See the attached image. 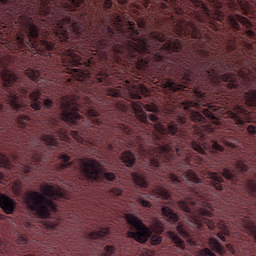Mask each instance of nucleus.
<instances>
[{
    "label": "nucleus",
    "mask_w": 256,
    "mask_h": 256,
    "mask_svg": "<svg viewBox=\"0 0 256 256\" xmlns=\"http://www.w3.org/2000/svg\"><path fill=\"white\" fill-rule=\"evenodd\" d=\"M28 121H29V116H19L18 117V123L20 125H27Z\"/></svg>",
    "instance_id": "58"
},
{
    "label": "nucleus",
    "mask_w": 256,
    "mask_h": 256,
    "mask_svg": "<svg viewBox=\"0 0 256 256\" xmlns=\"http://www.w3.org/2000/svg\"><path fill=\"white\" fill-rule=\"evenodd\" d=\"M5 97L12 109H15L16 111H23V101L19 98L17 92L7 90Z\"/></svg>",
    "instance_id": "13"
},
{
    "label": "nucleus",
    "mask_w": 256,
    "mask_h": 256,
    "mask_svg": "<svg viewBox=\"0 0 256 256\" xmlns=\"http://www.w3.org/2000/svg\"><path fill=\"white\" fill-rule=\"evenodd\" d=\"M218 228L221 229V231H224V235H229V230H227V226L223 222L218 223Z\"/></svg>",
    "instance_id": "59"
},
{
    "label": "nucleus",
    "mask_w": 256,
    "mask_h": 256,
    "mask_svg": "<svg viewBox=\"0 0 256 256\" xmlns=\"http://www.w3.org/2000/svg\"><path fill=\"white\" fill-rule=\"evenodd\" d=\"M26 77H29V79H32V81H37L39 79V71L28 69L25 71Z\"/></svg>",
    "instance_id": "39"
},
{
    "label": "nucleus",
    "mask_w": 256,
    "mask_h": 256,
    "mask_svg": "<svg viewBox=\"0 0 256 256\" xmlns=\"http://www.w3.org/2000/svg\"><path fill=\"white\" fill-rule=\"evenodd\" d=\"M246 104L250 107H256V90L245 94Z\"/></svg>",
    "instance_id": "31"
},
{
    "label": "nucleus",
    "mask_w": 256,
    "mask_h": 256,
    "mask_svg": "<svg viewBox=\"0 0 256 256\" xmlns=\"http://www.w3.org/2000/svg\"><path fill=\"white\" fill-rule=\"evenodd\" d=\"M202 67L204 69V75L208 77V79H210L212 83H219V73L217 72V70H215L213 66L207 67L204 62V65H202Z\"/></svg>",
    "instance_id": "19"
},
{
    "label": "nucleus",
    "mask_w": 256,
    "mask_h": 256,
    "mask_svg": "<svg viewBox=\"0 0 256 256\" xmlns=\"http://www.w3.org/2000/svg\"><path fill=\"white\" fill-rule=\"evenodd\" d=\"M25 204L30 211H35L41 219H47L52 211L57 209L52 200L47 199L41 192L30 191L25 195Z\"/></svg>",
    "instance_id": "3"
},
{
    "label": "nucleus",
    "mask_w": 256,
    "mask_h": 256,
    "mask_svg": "<svg viewBox=\"0 0 256 256\" xmlns=\"http://www.w3.org/2000/svg\"><path fill=\"white\" fill-rule=\"evenodd\" d=\"M104 251L105 253L102 256H112L115 254V246H106Z\"/></svg>",
    "instance_id": "47"
},
{
    "label": "nucleus",
    "mask_w": 256,
    "mask_h": 256,
    "mask_svg": "<svg viewBox=\"0 0 256 256\" xmlns=\"http://www.w3.org/2000/svg\"><path fill=\"white\" fill-rule=\"evenodd\" d=\"M2 81L4 87H13V85H15V81H17V76L11 72H4L2 74Z\"/></svg>",
    "instance_id": "23"
},
{
    "label": "nucleus",
    "mask_w": 256,
    "mask_h": 256,
    "mask_svg": "<svg viewBox=\"0 0 256 256\" xmlns=\"http://www.w3.org/2000/svg\"><path fill=\"white\" fill-rule=\"evenodd\" d=\"M96 81L98 83H102V85H111V77H109V75L105 74L104 72L98 73L96 76Z\"/></svg>",
    "instance_id": "30"
},
{
    "label": "nucleus",
    "mask_w": 256,
    "mask_h": 256,
    "mask_svg": "<svg viewBox=\"0 0 256 256\" xmlns=\"http://www.w3.org/2000/svg\"><path fill=\"white\" fill-rule=\"evenodd\" d=\"M168 237L180 249H185V241L181 239L175 232H168Z\"/></svg>",
    "instance_id": "28"
},
{
    "label": "nucleus",
    "mask_w": 256,
    "mask_h": 256,
    "mask_svg": "<svg viewBox=\"0 0 256 256\" xmlns=\"http://www.w3.org/2000/svg\"><path fill=\"white\" fill-rule=\"evenodd\" d=\"M194 223L197 225L198 229H203V225H207L210 231L215 229V222L206 218H194Z\"/></svg>",
    "instance_id": "24"
},
{
    "label": "nucleus",
    "mask_w": 256,
    "mask_h": 256,
    "mask_svg": "<svg viewBox=\"0 0 256 256\" xmlns=\"http://www.w3.org/2000/svg\"><path fill=\"white\" fill-rule=\"evenodd\" d=\"M19 23L26 27L27 39L29 42H25V38L19 35L16 38V44L18 45L19 49H23L27 47V45H35V41H37V37H39V28L31 23V18L27 16H20Z\"/></svg>",
    "instance_id": "4"
},
{
    "label": "nucleus",
    "mask_w": 256,
    "mask_h": 256,
    "mask_svg": "<svg viewBox=\"0 0 256 256\" xmlns=\"http://www.w3.org/2000/svg\"><path fill=\"white\" fill-rule=\"evenodd\" d=\"M229 25L236 29V31H241V25H244L247 28L253 27L251 21L241 15H230L228 16ZM241 23V24H239Z\"/></svg>",
    "instance_id": "11"
},
{
    "label": "nucleus",
    "mask_w": 256,
    "mask_h": 256,
    "mask_svg": "<svg viewBox=\"0 0 256 256\" xmlns=\"http://www.w3.org/2000/svg\"><path fill=\"white\" fill-rule=\"evenodd\" d=\"M40 192L43 197L50 199H61L65 196V191L57 185L42 184L40 185Z\"/></svg>",
    "instance_id": "9"
},
{
    "label": "nucleus",
    "mask_w": 256,
    "mask_h": 256,
    "mask_svg": "<svg viewBox=\"0 0 256 256\" xmlns=\"http://www.w3.org/2000/svg\"><path fill=\"white\" fill-rule=\"evenodd\" d=\"M161 241H163V238H161L160 236L152 237V245H159L161 244Z\"/></svg>",
    "instance_id": "62"
},
{
    "label": "nucleus",
    "mask_w": 256,
    "mask_h": 256,
    "mask_svg": "<svg viewBox=\"0 0 256 256\" xmlns=\"http://www.w3.org/2000/svg\"><path fill=\"white\" fill-rule=\"evenodd\" d=\"M198 55L199 57H203L204 59L209 60V52H206L203 50V48L198 49Z\"/></svg>",
    "instance_id": "57"
},
{
    "label": "nucleus",
    "mask_w": 256,
    "mask_h": 256,
    "mask_svg": "<svg viewBox=\"0 0 256 256\" xmlns=\"http://www.w3.org/2000/svg\"><path fill=\"white\" fill-rule=\"evenodd\" d=\"M31 107L34 109V111H41V103L38 101H33L31 103Z\"/></svg>",
    "instance_id": "60"
},
{
    "label": "nucleus",
    "mask_w": 256,
    "mask_h": 256,
    "mask_svg": "<svg viewBox=\"0 0 256 256\" xmlns=\"http://www.w3.org/2000/svg\"><path fill=\"white\" fill-rule=\"evenodd\" d=\"M125 219L128 223V225H131L136 231H142V229H145V225L143 224V221L139 219V217L133 215V214H126Z\"/></svg>",
    "instance_id": "17"
},
{
    "label": "nucleus",
    "mask_w": 256,
    "mask_h": 256,
    "mask_svg": "<svg viewBox=\"0 0 256 256\" xmlns=\"http://www.w3.org/2000/svg\"><path fill=\"white\" fill-rule=\"evenodd\" d=\"M71 137H73V139H75L78 143H83V137H81V135H79V133L77 131H71L70 132Z\"/></svg>",
    "instance_id": "51"
},
{
    "label": "nucleus",
    "mask_w": 256,
    "mask_h": 256,
    "mask_svg": "<svg viewBox=\"0 0 256 256\" xmlns=\"http://www.w3.org/2000/svg\"><path fill=\"white\" fill-rule=\"evenodd\" d=\"M225 47L228 53H231V51H235V49L237 48V42L235 41V38H231L229 41H227Z\"/></svg>",
    "instance_id": "38"
},
{
    "label": "nucleus",
    "mask_w": 256,
    "mask_h": 256,
    "mask_svg": "<svg viewBox=\"0 0 256 256\" xmlns=\"http://www.w3.org/2000/svg\"><path fill=\"white\" fill-rule=\"evenodd\" d=\"M39 45L42 49H46V51H53L55 49V44L46 39L39 40Z\"/></svg>",
    "instance_id": "35"
},
{
    "label": "nucleus",
    "mask_w": 256,
    "mask_h": 256,
    "mask_svg": "<svg viewBox=\"0 0 256 256\" xmlns=\"http://www.w3.org/2000/svg\"><path fill=\"white\" fill-rule=\"evenodd\" d=\"M184 177L187 181H192V183H201V179L197 178V174L193 170H187L184 173Z\"/></svg>",
    "instance_id": "34"
},
{
    "label": "nucleus",
    "mask_w": 256,
    "mask_h": 256,
    "mask_svg": "<svg viewBox=\"0 0 256 256\" xmlns=\"http://www.w3.org/2000/svg\"><path fill=\"white\" fill-rule=\"evenodd\" d=\"M103 7L105 9H111L113 7V0H104Z\"/></svg>",
    "instance_id": "63"
},
{
    "label": "nucleus",
    "mask_w": 256,
    "mask_h": 256,
    "mask_svg": "<svg viewBox=\"0 0 256 256\" xmlns=\"http://www.w3.org/2000/svg\"><path fill=\"white\" fill-rule=\"evenodd\" d=\"M83 0H68V2H62L60 5L49 4V2L43 3L41 0V7L39 10L40 15L47 17V19H59L57 25L54 28L55 35L60 41H67L69 39V33L65 25H71L74 33H81V23L73 22L71 19L73 13H69V16L65 14L69 11L73 12V7H81Z\"/></svg>",
    "instance_id": "2"
},
{
    "label": "nucleus",
    "mask_w": 256,
    "mask_h": 256,
    "mask_svg": "<svg viewBox=\"0 0 256 256\" xmlns=\"http://www.w3.org/2000/svg\"><path fill=\"white\" fill-rule=\"evenodd\" d=\"M191 121H193V123H205V117H203L199 112H192Z\"/></svg>",
    "instance_id": "36"
},
{
    "label": "nucleus",
    "mask_w": 256,
    "mask_h": 256,
    "mask_svg": "<svg viewBox=\"0 0 256 256\" xmlns=\"http://www.w3.org/2000/svg\"><path fill=\"white\" fill-rule=\"evenodd\" d=\"M162 213L165 217H169L173 223H177L179 221L177 214L173 213V210L168 206L162 208Z\"/></svg>",
    "instance_id": "29"
},
{
    "label": "nucleus",
    "mask_w": 256,
    "mask_h": 256,
    "mask_svg": "<svg viewBox=\"0 0 256 256\" xmlns=\"http://www.w3.org/2000/svg\"><path fill=\"white\" fill-rule=\"evenodd\" d=\"M121 160L125 163L126 167H133L135 165V156L129 151L122 153Z\"/></svg>",
    "instance_id": "26"
},
{
    "label": "nucleus",
    "mask_w": 256,
    "mask_h": 256,
    "mask_svg": "<svg viewBox=\"0 0 256 256\" xmlns=\"http://www.w3.org/2000/svg\"><path fill=\"white\" fill-rule=\"evenodd\" d=\"M180 75L182 76L181 82L184 83L185 85H188V83H191V80L193 77L191 76V66L189 65H183L180 68L179 71Z\"/></svg>",
    "instance_id": "20"
},
{
    "label": "nucleus",
    "mask_w": 256,
    "mask_h": 256,
    "mask_svg": "<svg viewBox=\"0 0 256 256\" xmlns=\"http://www.w3.org/2000/svg\"><path fill=\"white\" fill-rule=\"evenodd\" d=\"M191 148L194 151H197V153H199L200 155H205V149H203V147L201 145H199V143L192 141Z\"/></svg>",
    "instance_id": "41"
},
{
    "label": "nucleus",
    "mask_w": 256,
    "mask_h": 256,
    "mask_svg": "<svg viewBox=\"0 0 256 256\" xmlns=\"http://www.w3.org/2000/svg\"><path fill=\"white\" fill-rule=\"evenodd\" d=\"M132 107L135 111V115L138 119V121H141V123H147V114H145L146 111H150L151 113H155L157 111V106L155 104H143L141 102H132Z\"/></svg>",
    "instance_id": "8"
},
{
    "label": "nucleus",
    "mask_w": 256,
    "mask_h": 256,
    "mask_svg": "<svg viewBox=\"0 0 256 256\" xmlns=\"http://www.w3.org/2000/svg\"><path fill=\"white\" fill-rule=\"evenodd\" d=\"M222 177H224V179H232L233 174L231 173V171H229L228 169L224 168L222 170Z\"/></svg>",
    "instance_id": "55"
},
{
    "label": "nucleus",
    "mask_w": 256,
    "mask_h": 256,
    "mask_svg": "<svg viewBox=\"0 0 256 256\" xmlns=\"http://www.w3.org/2000/svg\"><path fill=\"white\" fill-rule=\"evenodd\" d=\"M63 61L72 67H79V65H83L81 57H79V55H77L73 50L69 49L64 51Z\"/></svg>",
    "instance_id": "14"
},
{
    "label": "nucleus",
    "mask_w": 256,
    "mask_h": 256,
    "mask_svg": "<svg viewBox=\"0 0 256 256\" xmlns=\"http://www.w3.org/2000/svg\"><path fill=\"white\" fill-rule=\"evenodd\" d=\"M106 33L110 40H94L97 47L103 49L114 45L115 53H125L140 68L151 67L153 61H163L167 51H181L183 47L179 39H170L163 44L165 34L159 31L152 32L148 38H141V30L135 28V22L125 21L121 16L113 20Z\"/></svg>",
    "instance_id": "1"
},
{
    "label": "nucleus",
    "mask_w": 256,
    "mask_h": 256,
    "mask_svg": "<svg viewBox=\"0 0 256 256\" xmlns=\"http://www.w3.org/2000/svg\"><path fill=\"white\" fill-rule=\"evenodd\" d=\"M130 97L132 99H141V95H148L149 89L143 84L133 87L130 91Z\"/></svg>",
    "instance_id": "18"
},
{
    "label": "nucleus",
    "mask_w": 256,
    "mask_h": 256,
    "mask_svg": "<svg viewBox=\"0 0 256 256\" xmlns=\"http://www.w3.org/2000/svg\"><path fill=\"white\" fill-rule=\"evenodd\" d=\"M161 153L162 155H171V151H173V148H171V145L169 144H166V145H163L161 146Z\"/></svg>",
    "instance_id": "46"
},
{
    "label": "nucleus",
    "mask_w": 256,
    "mask_h": 256,
    "mask_svg": "<svg viewBox=\"0 0 256 256\" xmlns=\"http://www.w3.org/2000/svg\"><path fill=\"white\" fill-rule=\"evenodd\" d=\"M61 109L62 113L60 114V118L62 121L77 123V120L81 119V115H79V105L70 97L66 96L62 98Z\"/></svg>",
    "instance_id": "5"
},
{
    "label": "nucleus",
    "mask_w": 256,
    "mask_h": 256,
    "mask_svg": "<svg viewBox=\"0 0 256 256\" xmlns=\"http://www.w3.org/2000/svg\"><path fill=\"white\" fill-rule=\"evenodd\" d=\"M178 207L182 209V211H185L186 213H190L191 209H189V204L186 203L185 201H179L178 202Z\"/></svg>",
    "instance_id": "48"
},
{
    "label": "nucleus",
    "mask_w": 256,
    "mask_h": 256,
    "mask_svg": "<svg viewBox=\"0 0 256 256\" xmlns=\"http://www.w3.org/2000/svg\"><path fill=\"white\" fill-rule=\"evenodd\" d=\"M127 237H129V239H134L138 243H145L149 240V237H151V231L145 226L144 229L138 230V232L129 231Z\"/></svg>",
    "instance_id": "16"
},
{
    "label": "nucleus",
    "mask_w": 256,
    "mask_h": 256,
    "mask_svg": "<svg viewBox=\"0 0 256 256\" xmlns=\"http://www.w3.org/2000/svg\"><path fill=\"white\" fill-rule=\"evenodd\" d=\"M235 167L236 169H239V171H247V164L243 161H237Z\"/></svg>",
    "instance_id": "50"
},
{
    "label": "nucleus",
    "mask_w": 256,
    "mask_h": 256,
    "mask_svg": "<svg viewBox=\"0 0 256 256\" xmlns=\"http://www.w3.org/2000/svg\"><path fill=\"white\" fill-rule=\"evenodd\" d=\"M201 256H217L215 253L211 252L209 248H204L199 253Z\"/></svg>",
    "instance_id": "52"
},
{
    "label": "nucleus",
    "mask_w": 256,
    "mask_h": 256,
    "mask_svg": "<svg viewBox=\"0 0 256 256\" xmlns=\"http://www.w3.org/2000/svg\"><path fill=\"white\" fill-rule=\"evenodd\" d=\"M248 116L249 111L245 110L243 106H237L231 112V117L235 121L236 125H245V123H247Z\"/></svg>",
    "instance_id": "12"
},
{
    "label": "nucleus",
    "mask_w": 256,
    "mask_h": 256,
    "mask_svg": "<svg viewBox=\"0 0 256 256\" xmlns=\"http://www.w3.org/2000/svg\"><path fill=\"white\" fill-rule=\"evenodd\" d=\"M0 208L6 215L13 214V211H15V200L5 194H0Z\"/></svg>",
    "instance_id": "15"
},
{
    "label": "nucleus",
    "mask_w": 256,
    "mask_h": 256,
    "mask_svg": "<svg viewBox=\"0 0 256 256\" xmlns=\"http://www.w3.org/2000/svg\"><path fill=\"white\" fill-rule=\"evenodd\" d=\"M247 189L250 191L251 195H256V184L253 180H248L246 183Z\"/></svg>",
    "instance_id": "43"
},
{
    "label": "nucleus",
    "mask_w": 256,
    "mask_h": 256,
    "mask_svg": "<svg viewBox=\"0 0 256 256\" xmlns=\"http://www.w3.org/2000/svg\"><path fill=\"white\" fill-rule=\"evenodd\" d=\"M132 179L138 187L142 189H147V180H145V175L141 173H134L132 174Z\"/></svg>",
    "instance_id": "25"
},
{
    "label": "nucleus",
    "mask_w": 256,
    "mask_h": 256,
    "mask_svg": "<svg viewBox=\"0 0 256 256\" xmlns=\"http://www.w3.org/2000/svg\"><path fill=\"white\" fill-rule=\"evenodd\" d=\"M106 95L109 97H121V91L115 88H109L106 90Z\"/></svg>",
    "instance_id": "42"
},
{
    "label": "nucleus",
    "mask_w": 256,
    "mask_h": 256,
    "mask_svg": "<svg viewBox=\"0 0 256 256\" xmlns=\"http://www.w3.org/2000/svg\"><path fill=\"white\" fill-rule=\"evenodd\" d=\"M176 231L181 235V237H189V234L185 231L183 226H177Z\"/></svg>",
    "instance_id": "54"
},
{
    "label": "nucleus",
    "mask_w": 256,
    "mask_h": 256,
    "mask_svg": "<svg viewBox=\"0 0 256 256\" xmlns=\"http://www.w3.org/2000/svg\"><path fill=\"white\" fill-rule=\"evenodd\" d=\"M11 163L9 162V158L7 156L0 153V167H10Z\"/></svg>",
    "instance_id": "45"
},
{
    "label": "nucleus",
    "mask_w": 256,
    "mask_h": 256,
    "mask_svg": "<svg viewBox=\"0 0 256 256\" xmlns=\"http://www.w3.org/2000/svg\"><path fill=\"white\" fill-rule=\"evenodd\" d=\"M58 135L62 141H69V136H67V131L65 129L61 128L58 130Z\"/></svg>",
    "instance_id": "49"
},
{
    "label": "nucleus",
    "mask_w": 256,
    "mask_h": 256,
    "mask_svg": "<svg viewBox=\"0 0 256 256\" xmlns=\"http://www.w3.org/2000/svg\"><path fill=\"white\" fill-rule=\"evenodd\" d=\"M167 179L169 183L175 185V187H179V185H181V179H179V177L173 173L168 174Z\"/></svg>",
    "instance_id": "37"
},
{
    "label": "nucleus",
    "mask_w": 256,
    "mask_h": 256,
    "mask_svg": "<svg viewBox=\"0 0 256 256\" xmlns=\"http://www.w3.org/2000/svg\"><path fill=\"white\" fill-rule=\"evenodd\" d=\"M208 245L212 251H215L219 255H225V247H223L219 241L215 238H210L208 240Z\"/></svg>",
    "instance_id": "22"
},
{
    "label": "nucleus",
    "mask_w": 256,
    "mask_h": 256,
    "mask_svg": "<svg viewBox=\"0 0 256 256\" xmlns=\"http://www.w3.org/2000/svg\"><path fill=\"white\" fill-rule=\"evenodd\" d=\"M222 81L226 83V86L228 89H237L238 84H237V78L233 74H224L221 76Z\"/></svg>",
    "instance_id": "21"
},
{
    "label": "nucleus",
    "mask_w": 256,
    "mask_h": 256,
    "mask_svg": "<svg viewBox=\"0 0 256 256\" xmlns=\"http://www.w3.org/2000/svg\"><path fill=\"white\" fill-rule=\"evenodd\" d=\"M154 129H156L160 135H177V133H179V125L175 122L165 124L156 123Z\"/></svg>",
    "instance_id": "10"
},
{
    "label": "nucleus",
    "mask_w": 256,
    "mask_h": 256,
    "mask_svg": "<svg viewBox=\"0 0 256 256\" xmlns=\"http://www.w3.org/2000/svg\"><path fill=\"white\" fill-rule=\"evenodd\" d=\"M166 87H168V89H170V91H183V89H185V85L183 84H177L175 82H173L172 80H168L166 81Z\"/></svg>",
    "instance_id": "33"
},
{
    "label": "nucleus",
    "mask_w": 256,
    "mask_h": 256,
    "mask_svg": "<svg viewBox=\"0 0 256 256\" xmlns=\"http://www.w3.org/2000/svg\"><path fill=\"white\" fill-rule=\"evenodd\" d=\"M176 33L178 35H185L193 39H202L203 32L193 22H178L176 25Z\"/></svg>",
    "instance_id": "7"
},
{
    "label": "nucleus",
    "mask_w": 256,
    "mask_h": 256,
    "mask_svg": "<svg viewBox=\"0 0 256 256\" xmlns=\"http://www.w3.org/2000/svg\"><path fill=\"white\" fill-rule=\"evenodd\" d=\"M41 97V92L39 90H36L30 94V99L33 101H37Z\"/></svg>",
    "instance_id": "56"
},
{
    "label": "nucleus",
    "mask_w": 256,
    "mask_h": 256,
    "mask_svg": "<svg viewBox=\"0 0 256 256\" xmlns=\"http://www.w3.org/2000/svg\"><path fill=\"white\" fill-rule=\"evenodd\" d=\"M44 227H46V229H55V227H57V225H55L53 222L46 220L44 221Z\"/></svg>",
    "instance_id": "61"
},
{
    "label": "nucleus",
    "mask_w": 256,
    "mask_h": 256,
    "mask_svg": "<svg viewBox=\"0 0 256 256\" xmlns=\"http://www.w3.org/2000/svg\"><path fill=\"white\" fill-rule=\"evenodd\" d=\"M198 215H202V217H211V211L204 208H200L198 210Z\"/></svg>",
    "instance_id": "53"
},
{
    "label": "nucleus",
    "mask_w": 256,
    "mask_h": 256,
    "mask_svg": "<svg viewBox=\"0 0 256 256\" xmlns=\"http://www.w3.org/2000/svg\"><path fill=\"white\" fill-rule=\"evenodd\" d=\"M157 193L158 195L164 199V200H167L169 199V192L167 191V189L163 188V187H158L157 188Z\"/></svg>",
    "instance_id": "44"
},
{
    "label": "nucleus",
    "mask_w": 256,
    "mask_h": 256,
    "mask_svg": "<svg viewBox=\"0 0 256 256\" xmlns=\"http://www.w3.org/2000/svg\"><path fill=\"white\" fill-rule=\"evenodd\" d=\"M87 113L89 117H99V111L95 109H90Z\"/></svg>",
    "instance_id": "64"
},
{
    "label": "nucleus",
    "mask_w": 256,
    "mask_h": 256,
    "mask_svg": "<svg viewBox=\"0 0 256 256\" xmlns=\"http://www.w3.org/2000/svg\"><path fill=\"white\" fill-rule=\"evenodd\" d=\"M79 173L86 179H98L101 173V164L97 160L85 158L78 162Z\"/></svg>",
    "instance_id": "6"
},
{
    "label": "nucleus",
    "mask_w": 256,
    "mask_h": 256,
    "mask_svg": "<svg viewBox=\"0 0 256 256\" xmlns=\"http://www.w3.org/2000/svg\"><path fill=\"white\" fill-rule=\"evenodd\" d=\"M209 178L212 180V183L223 182V177L217 172L209 173Z\"/></svg>",
    "instance_id": "40"
},
{
    "label": "nucleus",
    "mask_w": 256,
    "mask_h": 256,
    "mask_svg": "<svg viewBox=\"0 0 256 256\" xmlns=\"http://www.w3.org/2000/svg\"><path fill=\"white\" fill-rule=\"evenodd\" d=\"M109 235V228H100L94 232L89 234L90 239H103V237H107Z\"/></svg>",
    "instance_id": "27"
},
{
    "label": "nucleus",
    "mask_w": 256,
    "mask_h": 256,
    "mask_svg": "<svg viewBox=\"0 0 256 256\" xmlns=\"http://www.w3.org/2000/svg\"><path fill=\"white\" fill-rule=\"evenodd\" d=\"M41 141H43L48 147H57V139L53 138L50 135L41 136Z\"/></svg>",
    "instance_id": "32"
}]
</instances>
